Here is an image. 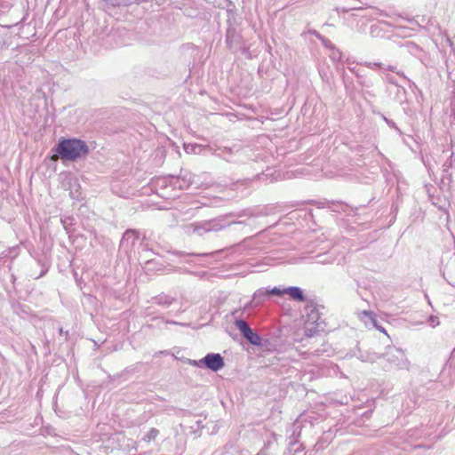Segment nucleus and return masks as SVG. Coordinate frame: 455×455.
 Wrapping results in <instances>:
<instances>
[{"label": "nucleus", "instance_id": "f257e3e1", "mask_svg": "<svg viewBox=\"0 0 455 455\" xmlns=\"http://www.w3.org/2000/svg\"><path fill=\"white\" fill-rule=\"evenodd\" d=\"M56 155L52 159L60 158L62 160L76 161L83 158L89 154L87 144L78 139H62L59 140L55 148Z\"/></svg>", "mask_w": 455, "mask_h": 455}, {"label": "nucleus", "instance_id": "f03ea898", "mask_svg": "<svg viewBox=\"0 0 455 455\" xmlns=\"http://www.w3.org/2000/svg\"><path fill=\"white\" fill-rule=\"evenodd\" d=\"M62 186L65 189H69V196L72 199L80 200L82 198L81 187L76 178L66 175Z\"/></svg>", "mask_w": 455, "mask_h": 455}, {"label": "nucleus", "instance_id": "7ed1b4c3", "mask_svg": "<svg viewBox=\"0 0 455 455\" xmlns=\"http://www.w3.org/2000/svg\"><path fill=\"white\" fill-rule=\"evenodd\" d=\"M387 360L390 363L401 369H408L410 365V362L406 358L404 352L400 348H394L389 354Z\"/></svg>", "mask_w": 455, "mask_h": 455}, {"label": "nucleus", "instance_id": "20e7f679", "mask_svg": "<svg viewBox=\"0 0 455 455\" xmlns=\"http://www.w3.org/2000/svg\"><path fill=\"white\" fill-rule=\"evenodd\" d=\"M204 365L212 370L218 371L225 365L223 357L220 354H208L203 358Z\"/></svg>", "mask_w": 455, "mask_h": 455}, {"label": "nucleus", "instance_id": "39448f33", "mask_svg": "<svg viewBox=\"0 0 455 455\" xmlns=\"http://www.w3.org/2000/svg\"><path fill=\"white\" fill-rule=\"evenodd\" d=\"M138 238V233L135 230L129 229L124 234L120 242V246L126 251H129L134 246Z\"/></svg>", "mask_w": 455, "mask_h": 455}, {"label": "nucleus", "instance_id": "423d86ee", "mask_svg": "<svg viewBox=\"0 0 455 455\" xmlns=\"http://www.w3.org/2000/svg\"><path fill=\"white\" fill-rule=\"evenodd\" d=\"M305 316L307 318L306 321L310 323H316L320 319L317 306L311 300L305 307Z\"/></svg>", "mask_w": 455, "mask_h": 455}, {"label": "nucleus", "instance_id": "0eeeda50", "mask_svg": "<svg viewBox=\"0 0 455 455\" xmlns=\"http://www.w3.org/2000/svg\"><path fill=\"white\" fill-rule=\"evenodd\" d=\"M286 294H288L293 300L295 301H305L306 297L304 295L303 291L297 286H291L288 288H285Z\"/></svg>", "mask_w": 455, "mask_h": 455}, {"label": "nucleus", "instance_id": "6e6552de", "mask_svg": "<svg viewBox=\"0 0 455 455\" xmlns=\"http://www.w3.org/2000/svg\"><path fill=\"white\" fill-rule=\"evenodd\" d=\"M207 148H208L207 146H202L199 144H193V143L184 144V150L188 154L200 155V154H203V151H204Z\"/></svg>", "mask_w": 455, "mask_h": 455}, {"label": "nucleus", "instance_id": "1a4fd4ad", "mask_svg": "<svg viewBox=\"0 0 455 455\" xmlns=\"http://www.w3.org/2000/svg\"><path fill=\"white\" fill-rule=\"evenodd\" d=\"M362 315H365V316L369 317V319L371 320V323L373 324V326H374L378 331H379L380 332L384 333L385 335H387V336L389 338V336H388V334H387V332L386 329H385L384 327H382V326L379 325L378 321H377V319H376L375 315H374V313H373V312H371V311H368V310H364V311H363Z\"/></svg>", "mask_w": 455, "mask_h": 455}, {"label": "nucleus", "instance_id": "9d476101", "mask_svg": "<svg viewBox=\"0 0 455 455\" xmlns=\"http://www.w3.org/2000/svg\"><path fill=\"white\" fill-rule=\"evenodd\" d=\"M155 303L157 305H160L164 307H170L172 302L174 301V299L170 297L169 295L161 294L156 298H154Z\"/></svg>", "mask_w": 455, "mask_h": 455}, {"label": "nucleus", "instance_id": "9b49d317", "mask_svg": "<svg viewBox=\"0 0 455 455\" xmlns=\"http://www.w3.org/2000/svg\"><path fill=\"white\" fill-rule=\"evenodd\" d=\"M243 337L252 345H259L260 344V337L253 332V331L251 329L249 332L243 335Z\"/></svg>", "mask_w": 455, "mask_h": 455}, {"label": "nucleus", "instance_id": "f8f14e48", "mask_svg": "<svg viewBox=\"0 0 455 455\" xmlns=\"http://www.w3.org/2000/svg\"><path fill=\"white\" fill-rule=\"evenodd\" d=\"M235 325L240 331L243 336L249 332V331L251 330L249 324L244 320L242 319H236L235 321Z\"/></svg>", "mask_w": 455, "mask_h": 455}, {"label": "nucleus", "instance_id": "ddd939ff", "mask_svg": "<svg viewBox=\"0 0 455 455\" xmlns=\"http://www.w3.org/2000/svg\"><path fill=\"white\" fill-rule=\"evenodd\" d=\"M259 294L282 296V295L286 294V291H285V288L282 289L280 287H274L273 289L267 290L265 292L259 291Z\"/></svg>", "mask_w": 455, "mask_h": 455}, {"label": "nucleus", "instance_id": "4468645a", "mask_svg": "<svg viewBox=\"0 0 455 455\" xmlns=\"http://www.w3.org/2000/svg\"><path fill=\"white\" fill-rule=\"evenodd\" d=\"M159 431L156 428H151L148 434L143 437V440L147 443L151 442L152 440H155L156 437L158 435Z\"/></svg>", "mask_w": 455, "mask_h": 455}, {"label": "nucleus", "instance_id": "2eb2a0df", "mask_svg": "<svg viewBox=\"0 0 455 455\" xmlns=\"http://www.w3.org/2000/svg\"><path fill=\"white\" fill-rule=\"evenodd\" d=\"M361 357H362L363 361L375 362L376 360H378L380 357V355H379L376 353H371V354L367 355V356H365V357L362 355Z\"/></svg>", "mask_w": 455, "mask_h": 455}, {"label": "nucleus", "instance_id": "dca6fc26", "mask_svg": "<svg viewBox=\"0 0 455 455\" xmlns=\"http://www.w3.org/2000/svg\"><path fill=\"white\" fill-rule=\"evenodd\" d=\"M331 50L332 52L331 53V58L333 60H339L341 58V52L338 49H335L334 47L331 48Z\"/></svg>", "mask_w": 455, "mask_h": 455}, {"label": "nucleus", "instance_id": "f3484780", "mask_svg": "<svg viewBox=\"0 0 455 455\" xmlns=\"http://www.w3.org/2000/svg\"><path fill=\"white\" fill-rule=\"evenodd\" d=\"M230 154H231L230 148H224L222 151V154L221 155L220 154L218 156L226 161H230V159L228 158V155H230Z\"/></svg>", "mask_w": 455, "mask_h": 455}, {"label": "nucleus", "instance_id": "a211bd4d", "mask_svg": "<svg viewBox=\"0 0 455 455\" xmlns=\"http://www.w3.org/2000/svg\"><path fill=\"white\" fill-rule=\"evenodd\" d=\"M204 229L205 232L219 231V230L222 229V226H220L219 224H212L211 227L204 228Z\"/></svg>", "mask_w": 455, "mask_h": 455}, {"label": "nucleus", "instance_id": "6ab92c4d", "mask_svg": "<svg viewBox=\"0 0 455 455\" xmlns=\"http://www.w3.org/2000/svg\"><path fill=\"white\" fill-rule=\"evenodd\" d=\"M188 364L193 365V366L202 367V365H204V362H203V359L198 360V361L188 359Z\"/></svg>", "mask_w": 455, "mask_h": 455}, {"label": "nucleus", "instance_id": "aec40b11", "mask_svg": "<svg viewBox=\"0 0 455 455\" xmlns=\"http://www.w3.org/2000/svg\"><path fill=\"white\" fill-rule=\"evenodd\" d=\"M366 66L370 68H375L376 67H379V68H383V64L382 63H378V62H369V63H366Z\"/></svg>", "mask_w": 455, "mask_h": 455}, {"label": "nucleus", "instance_id": "412c9836", "mask_svg": "<svg viewBox=\"0 0 455 455\" xmlns=\"http://www.w3.org/2000/svg\"><path fill=\"white\" fill-rule=\"evenodd\" d=\"M429 321L431 322V323L434 326L439 324V321H438V318L436 316H430Z\"/></svg>", "mask_w": 455, "mask_h": 455}, {"label": "nucleus", "instance_id": "4be33fe9", "mask_svg": "<svg viewBox=\"0 0 455 455\" xmlns=\"http://www.w3.org/2000/svg\"><path fill=\"white\" fill-rule=\"evenodd\" d=\"M382 68L387 69V70H390V71H392V72H396L398 75L400 74L399 72H397V71L395 70V67H394V66H387V67H384V66H383V68Z\"/></svg>", "mask_w": 455, "mask_h": 455}, {"label": "nucleus", "instance_id": "5701e85b", "mask_svg": "<svg viewBox=\"0 0 455 455\" xmlns=\"http://www.w3.org/2000/svg\"><path fill=\"white\" fill-rule=\"evenodd\" d=\"M323 44L326 46V47H329V48H333L334 46L332 45V44L329 41V40H325L323 41Z\"/></svg>", "mask_w": 455, "mask_h": 455}, {"label": "nucleus", "instance_id": "b1692460", "mask_svg": "<svg viewBox=\"0 0 455 455\" xmlns=\"http://www.w3.org/2000/svg\"><path fill=\"white\" fill-rule=\"evenodd\" d=\"M191 255H195V253H191ZM208 253L196 254V256H207Z\"/></svg>", "mask_w": 455, "mask_h": 455}, {"label": "nucleus", "instance_id": "393cba45", "mask_svg": "<svg viewBox=\"0 0 455 455\" xmlns=\"http://www.w3.org/2000/svg\"><path fill=\"white\" fill-rule=\"evenodd\" d=\"M60 333L62 334L63 333V329L62 328H60Z\"/></svg>", "mask_w": 455, "mask_h": 455}, {"label": "nucleus", "instance_id": "a878e982", "mask_svg": "<svg viewBox=\"0 0 455 455\" xmlns=\"http://www.w3.org/2000/svg\"><path fill=\"white\" fill-rule=\"evenodd\" d=\"M63 225H68V222H65V220H62Z\"/></svg>", "mask_w": 455, "mask_h": 455}, {"label": "nucleus", "instance_id": "bb28decb", "mask_svg": "<svg viewBox=\"0 0 455 455\" xmlns=\"http://www.w3.org/2000/svg\"><path fill=\"white\" fill-rule=\"evenodd\" d=\"M63 225H68V222H65V220H62Z\"/></svg>", "mask_w": 455, "mask_h": 455}, {"label": "nucleus", "instance_id": "cd10ccee", "mask_svg": "<svg viewBox=\"0 0 455 455\" xmlns=\"http://www.w3.org/2000/svg\"><path fill=\"white\" fill-rule=\"evenodd\" d=\"M195 231H198V230H197V229H195ZM198 233H199V235H202V233H200L199 231H198Z\"/></svg>", "mask_w": 455, "mask_h": 455}, {"label": "nucleus", "instance_id": "c85d7f7f", "mask_svg": "<svg viewBox=\"0 0 455 455\" xmlns=\"http://www.w3.org/2000/svg\"><path fill=\"white\" fill-rule=\"evenodd\" d=\"M452 355H455V348H454V349H453V351H452Z\"/></svg>", "mask_w": 455, "mask_h": 455}]
</instances>
